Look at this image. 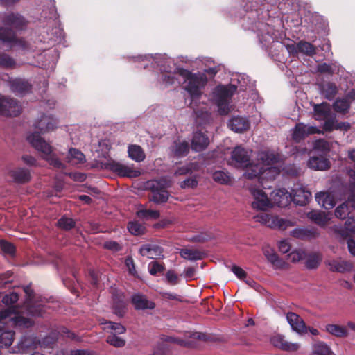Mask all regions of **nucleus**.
Instances as JSON below:
<instances>
[{
	"instance_id": "35",
	"label": "nucleus",
	"mask_w": 355,
	"mask_h": 355,
	"mask_svg": "<svg viewBox=\"0 0 355 355\" xmlns=\"http://www.w3.org/2000/svg\"><path fill=\"white\" fill-rule=\"evenodd\" d=\"M310 355H335V354L325 343L317 341L313 345V350Z\"/></svg>"
},
{
	"instance_id": "55",
	"label": "nucleus",
	"mask_w": 355,
	"mask_h": 355,
	"mask_svg": "<svg viewBox=\"0 0 355 355\" xmlns=\"http://www.w3.org/2000/svg\"><path fill=\"white\" fill-rule=\"evenodd\" d=\"M125 303L122 298H119L118 301L114 299V309L115 313L119 316H122L125 313Z\"/></svg>"
},
{
	"instance_id": "20",
	"label": "nucleus",
	"mask_w": 355,
	"mask_h": 355,
	"mask_svg": "<svg viewBox=\"0 0 355 355\" xmlns=\"http://www.w3.org/2000/svg\"><path fill=\"white\" fill-rule=\"evenodd\" d=\"M262 250L264 256L272 264L273 268L275 269H283L286 267L287 263L283 259L279 257L274 249H272L270 246L264 245Z\"/></svg>"
},
{
	"instance_id": "3",
	"label": "nucleus",
	"mask_w": 355,
	"mask_h": 355,
	"mask_svg": "<svg viewBox=\"0 0 355 355\" xmlns=\"http://www.w3.org/2000/svg\"><path fill=\"white\" fill-rule=\"evenodd\" d=\"M33 127L38 132L30 133L26 139L28 143L41 153L43 159L58 168H62L63 164L55 156L51 146L41 137L40 134H45L54 130L58 127L56 119L49 115H42L37 119Z\"/></svg>"
},
{
	"instance_id": "40",
	"label": "nucleus",
	"mask_w": 355,
	"mask_h": 355,
	"mask_svg": "<svg viewBox=\"0 0 355 355\" xmlns=\"http://www.w3.org/2000/svg\"><path fill=\"white\" fill-rule=\"evenodd\" d=\"M11 176L15 181L20 183L26 182L31 178L29 171L25 168H17L11 171Z\"/></svg>"
},
{
	"instance_id": "42",
	"label": "nucleus",
	"mask_w": 355,
	"mask_h": 355,
	"mask_svg": "<svg viewBox=\"0 0 355 355\" xmlns=\"http://www.w3.org/2000/svg\"><path fill=\"white\" fill-rule=\"evenodd\" d=\"M321 93L327 99H332L338 92L337 87L331 83L322 84L320 87Z\"/></svg>"
},
{
	"instance_id": "46",
	"label": "nucleus",
	"mask_w": 355,
	"mask_h": 355,
	"mask_svg": "<svg viewBox=\"0 0 355 355\" xmlns=\"http://www.w3.org/2000/svg\"><path fill=\"white\" fill-rule=\"evenodd\" d=\"M212 178L215 182L220 184H229L231 182V177L228 173L224 171H216L213 175Z\"/></svg>"
},
{
	"instance_id": "58",
	"label": "nucleus",
	"mask_w": 355,
	"mask_h": 355,
	"mask_svg": "<svg viewBox=\"0 0 355 355\" xmlns=\"http://www.w3.org/2000/svg\"><path fill=\"white\" fill-rule=\"evenodd\" d=\"M166 341L169 342V343H175V344H178V345H180V346H184V347L191 346V343L190 341L186 340H184V339H181V338H179L168 337L166 339Z\"/></svg>"
},
{
	"instance_id": "56",
	"label": "nucleus",
	"mask_w": 355,
	"mask_h": 355,
	"mask_svg": "<svg viewBox=\"0 0 355 355\" xmlns=\"http://www.w3.org/2000/svg\"><path fill=\"white\" fill-rule=\"evenodd\" d=\"M19 297L17 293L15 292H11L5 296H3L2 299V302L3 304H5L6 306H10L17 302L18 300Z\"/></svg>"
},
{
	"instance_id": "7",
	"label": "nucleus",
	"mask_w": 355,
	"mask_h": 355,
	"mask_svg": "<svg viewBox=\"0 0 355 355\" xmlns=\"http://www.w3.org/2000/svg\"><path fill=\"white\" fill-rule=\"evenodd\" d=\"M170 184L171 182L164 179L149 181L148 186L152 192V194L148 197L149 200L158 205L166 202L169 197L168 192L166 189Z\"/></svg>"
},
{
	"instance_id": "18",
	"label": "nucleus",
	"mask_w": 355,
	"mask_h": 355,
	"mask_svg": "<svg viewBox=\"0 0 355 355\" xmlns=\"http://www.w3.org/2000/svg\"><path fill=\"white\" fill-rule=\"evenodd\" d=\"M291 196V201L297 205L303 206L308 203L311 193L304 187L297 186L292 189Z\"/></svg>"
},
{
	"instance_id": "43",
	"label": "nucleus",
	"mask_w": 355,
	"mask_h": 355,
	"mask_svg": "<svg viewBox=\"0 0 355 355\" xmlns=\"http://www.w3.org/2000/svg\"><path fill=\"white\" fill-rule=\"evenodd\" d=\"M15 333L13 331H4L0 334V346L1 347H10L14 340Z\"/></svg>"
},
{
	"instance_id": "57",
	"label": "nucleus",
	"mask_w": 355,
	"mask_h": 355,
	"mask_svg": "<svg viewBox=\"0 0 355 355\" xmlns=\"http://www.w3.org/2000/svg\"><path fill=\"white\" fill-rule=\"evenodd\" d=\"M0 247L1 249L6 254H12L15 252V247L14 245L6 241H0Z\"/></svg>"
},
{
	"instance_id": "51",
	"label": "nucleus",
	"mask_w": 355,
	"mask_h": 355,
	"mask_svg": "<svg viewBox=\"0 0 355 355\" xmlns=\"http://www.w3.org/2000/svg\"><path fill=\"white\" fill-rule=\"evenodd\" d=\"M128 229L129 232L134 235L142 234L145 230V227L137 222L129 223Z\"/></svg>"
},
{
	"instance_id": "32",
	"label": "nucleus",
	"mask_w": 355,
	"mask_h": 355,
	"mask_svg": "<svg viewBox=\"0 0 355 355\" xmlns=\"http://www.w3.org/2000/svg\"><path fill=\"white\" fill-rule=\"evenodd\" d=\"M132 302L137 309H153L155 306L153 302L148 300L144 295L140 294L134 295Z\"/></svg>"
},
{
	"instance_id": "16",
	"label": "nucleus",
	"mask_w": 355,
	"mask_h": 355,
	"mask_svg": "<svg viewBox=\"0 0 355 355\" xmlns=\"http://www.w3.org/2000/svg\"><path fill=\"white\" fill-rule=\"evenodd\" d=\"M272 205H275L279 207H285L291 202L292 196L286 189H278L274 190L270 195Z\"/></svg>"
},
{
	"instance_id": "50",
	"label": "nucleus",
	"mask_w": 355,
	"mask_h": 355,
	"mask_svg": "<svg viewBox=\"0 0 355 355\" xmlns=\"http://www.w3.org/2000/svg\"><path fill=\"white\" fill-rule=\"evenodd\" d=\"M324 121L323 129L326 131H331L336 129L337 121L336 119V115L334 114L331 113L329 116H327V119H323Z\"/></svg>"
},
{
	"instance_id": "61",
	"label": "nucleus",
	"mask_w": 355,
	"mask_h": 355,
	"mask_svg": "<svg viewBox=\"0 0 355 355\" xmlns=\"http://www.w3.org/2000/svg\"><path fill=\"white\" fill-rule=\"evenodd\" d=\"M278 248L281 252L285 254L291 250V244L288 240L284 239L278 243Z\"/></svg>"
},
{
	"instance_id": "30",
	"label": "nucleus",
	"mask_w": 355,
	"mask_h": 355,
	"mask_svg": "<svg viewBox=\"0 0 355 355\" xmlns=\"http://www.w3.org/2000/svg\"><path fill=\"white\" fill-rule=\"evenodd\" d=\"M99 324L102 329L105 331H112V334H122L126 331V329L120 323L108 321L104 318L99 320Z\"/></svg>"
},
{
	"instance_id": "63",
	"label": "nucleus",
	"mask_w": 355,
	"mask_h": 355,
	"mask_svg": "<svg viewBox=\"0 0 355 355\" xmlns=\"http://www.w3.org/2000/svg\"><path fill=\"white\" fill-rule=\"evenodd\" d=\"M300 42L298 43H292L290 44H288L286 46L287 51L290 54H297L300 53Z\"/></svg>"
},
{
	"instance_id": "9",
	"label": "nucleus",
	"mask_w": 355,
	"mask_h": 355,
	"mask_svg": "<svg viewBox=\"0 0 355 355\" xmlns=\"http://www.w3.org/2000/svg\"><path fill=\"white\" fill-rule=\"evenodd\" d=\"M256 221L271 228L280 230H284L288 227H293L295 223L288 219L279 218L277 216L270 215L268 214H261L255 217Z\"/></svg>"
},
{
	"instance_id": "19",
	"label": "nucleus",
	"mask_w": 355,
	"mask_h": 355,
	"mask_svg": "<svg viewBox=\"0 0 355 355\" xmlns=\"http://www.w3.org/2000/svg\"><path fill=\"white\" fill-rule=\"evenodd\" d=\"M271 344L283 351L295 352L300 348V344L297 343H290L285 340L282 335L277 334L270 338Z\"/></svg>"
},
{
	"instance_id": "24",
	"label": "nucleus",
	"mask_w": 355,
	"mask_h": 355,
	"mask_svg": "<svg viewBox=\"0 0 355 355\" xmlns=\"http://www.w3.org/2000/svg\"><path fill=\"white\" fill-rule=\"evenodd\" d=\"M334 232L341 238H345L350 234H355V218H349L345 223V227L334 225L332 228Z\"/></svg>"
},
{
	"instance_id": "60",
	"label": "nucleus",
	"mask_w": 355,
	"mask_h": 355,
	"mask_svg": "<svg viewBox=\"0 0 355 355\" xmlns=\"http://www.w3.org/2000/svg\"><path fill=\"white\" fill-rule=\"evenodd\" d=\"M197 180L194 178H188L180 183V187L183 189L193 188L197 186Z\"/></svg>"
},
{
	"instance_id": "26",
	"label": "nucleus",
	"mask_w": 355,
	"mask_h": 355,
	"mask_svg": "<svg viewBox=\"0 0 355 355\" xmlns=\"http://www.w3.org/2000/svg\"><path fill=\"white\" fill-rule=\"evenodd\" d=\"M139 252L141 255L148 259H157L162 256L163 250L157 245L147 243L140 248Z\"/></svg>"
},
{
	"instance_id": "22",
	"label": "nucleus",
	"mask_w": 355,
	"mask_h": 355,
	"mask_svg": "<svg viewBox=\"0 0 355 355\" xmlns=\"http://www.w3.org/2000/svg\"><path fill=\"white\" fill-rule=\"evenodd\" d=\"M307 218L320 227H325L331 220L330 214L320 210H311L306 214Z\"/></svg>"
},
{
	"instance_id": "41",
	"label": "nucleus",
	"mask_w": 355,
	"mask_h": 355,
	"mask_svg": "<svg viewBox=\"0 0 355 355\" xmlns=\"http://www.w3.org/2000/svg\"><path fill=\"white\" fill-rule=\"evenodd\" d=\"M180 253L182 258L190 261L200 260L203 257V253L197 250L182 249Z\"/></svg>"
},
{
	"instance_id": "14",
	"label": "nucleus",
	"mask_w": 355,
	"mask_h": 355,
	"mask_svg": "<svg viewBox=\"0 0 355 355\" xmlns=\"http://www.w3.org/2000/svg\"><path fill=\"white\" fill-rule=\"evenodd\" d=\"M322 131L317 127L313 125H308L304 123H297L293 129L292 137L296 141H300L305 137L313 135L320 134Z\"/></svg>"
},
{
	"instance_id": "15",
	"label": "nucleus",
	"mask_w": 355,
	"mask_h": 355,
	"mask_svg": "<svg viewBox=\"0 0 355 355\" xmlns=\"http://www.w3.org/2000/svg\"><path fill=\"white\" fill-rule=\"evenodd\" d=\"M250 121L245 116H234L227 122L228 128L236 133H243L250 128Z\"/></svg>"
},
{
	"instance_id": "62",
	"label": "nucleus",
	"mask_w": 355,
	"mask_h": 355,
	"mask_svg": "<svg viewBox=\"0 0 355 355\" xmlns=\"http://www.w3.org/2000/svg\"><path fill=\"white\" fill-rule=\"evenodd\" d=\"M105 248L110 249L113 251H119L121 250L120 245L116 241H107L104 244Z\"/></svg>"
},
{
	"instance_id": "64",
	"label": "nucleus",
	"mask_w": 355,
	"mask_h": 355,
	"mask_svg": "<svg viewBox=\"0 0 355 355\" xmlns=\"http://www.w3.org/2000/svg\"><path fill=\"white\" fill-rule=\"evenodd\" d=\"M69 177L75 181L83 182L86 176L82 173H71L69 174Z\"/></svg>"
},
{
	"instance_id": "39",
	"label": "nucleus",
	"mask_w": 355,
	"mask_h": 355,
	"mask_svg": "<svg viewBox=\"0 0 355 355\" xmlns=\"http://www.w3.org/2000/svg\"><path fill=\"white\" fill-rule=\"evenodd\" d=\"M306 266L309 269H315L318 267L322 261V254L319 252H313L306 255Z\"/></svg>"
},
{
	"instance_id": "5",
	"label": "nucleus",
	"mask_w": 355,
	"mask_h": 355,
	"mask_svg": "<svg viewBox=\"0 0 355 355\" xmlns=\"http://www.w3.org/2000/svg\"><path fill=\"white\" fill-rule=\"evenodd\" d=\"M236 78L233 79V81ZM236 81L239 85L232 83L227 85H218L214 92V101L218 109V112L221 115H226L230 111V99L237 87L239 90H246L250 84V80L248 76L240 74L236 76Z\"/></svg>"
},
{
	"instance_id": "48",
	"label": "nucleus",
	"mask_w": 355,
	"mask_h": 355,
	"mask_svg": "<svg viewBox=\"0 0 355 355\" xmlns=\"http://www.w3.org/2000/svg\"><path fill=\"white\" fill-rule=\"evenodd\" d=\"M0 66L6 69L13 68L16 66V62L8 54L1 53Z\"/></svg>"
},
{
	"instance_id": "45",
	"label": "nucleus",
	"mask_w": 355,
	"mask_h": 355,
	"mask_svg": "<svg viewBox=\"0 0 355 355\" xmlns=\"http://www.w3.org/2000/svg\"><path fill=\"white\" fill-rule=\"evenodd\" d=\"M137 215L139 218L143 219H157L159 217V212L156 210L142 208L137 211Z\"/></svg>"
},
{
	"instance_id": "2",
	"label": "nucleus",
	"mask_w": 355,
	"mask_h": 355,
	"mask_svg": "<svg viewBox=\"0 0 355 355\" xmlns=\"http://www.w3.org/2000/svg\"><path fill=\"white\" fill-rule=\"evenodd\" d=\"M139 59L144 58L149 61L153 60L160 65V69L162 71L163 74L162 76V82L165 86L179 85L180 80L178 76L182 78L183 88L186 90L191 98V101H194L198 99L202 94V89L205 86L207 82V76L203 73H193L190 71L182 69L172 67L171 64L173 61L171 58H166V55H152L139 56Z\"/></svg>"
},
{
	"instance_id": "34",
	"label": "nucleus",
	"mask_w": 355,
	"mask_h": 355,
	"mask_svg": "<svg viewBox=\"0 0 355 355\" xmlns=\"http://www.w3.org/2000/svg\"><path fill=\"white\" fill-rule=\"evenodd\" d=\"M338 145V143L335 141L333 143H329L324 139L316 140L313 145V150L315 153H321L320 155H327L328 152L333 148V145Z\"/></svg>"
},
{
	"instance_id": "38",
	"label": "nucleus",
	"mask_w": 355,
	"mask_h": 355,
	"mask_svg": "<svg viewBox=\"0 0 355 355\" xmlns=\"http://www.w3.org/2000/svg\"><path fill=\"white\" fill-rule=\"evenodd\" d=\"M171 149L173 155L175 157H179L185 156L188 153L189 150V146L187 141H178L174 142V144L172 146Z\"/></svg>"
},
{
	"instance_id": "28",
	"label": "nucleus",
	"mask_w": 355,
	"mask_h": 355,
	"mask_svg": "<svg viewBox=\"0 0 355 355\" xmlns=\"http://www.w3.org/2000/svg\"><path fill=\"white\" fill-rule=\"evenodd\" d=\"M319 233L315 228H295L290 232V235L293 237L306 239L315 238L318 236Z\"/></svg>"
},
{
	"instance_id": "12",
	"label": "nucleus",
	"mask_w": 355,
	"mask_h": 355,
	"mask_svg": "<svg viewBox=\"0 0 355 355\" xmlns=\"http://www.w3.org/2000/svg\"><path fill=\"white\" fill-rule=\"evenodd\" d=\"M8 319L15 326L28 328L33 324L32 320L23 317L15 309H6L0 311V322Z\"/></svg>"
},
{
	"instance_id": "53",
	"label": "nucleus",
	"mask_w": 355,
	"mask_h": 355,
	"mask_svg": "<svg viewBox=\"0 0 355 355\" xmlns=\"http://www.w3.org/2000/svg\"><path fill=\"white\" fill-rule=\"evenodd\" d=\"M148 268L150 274L152 275H155L164 270V266L156 261H151Z\"/></svg>"
},
{
	"instance_id": "54",
	"label": "nucleus",
	"mask_w": 355,
	"mask_h": 355,
	"mask_svg": "<svg viewBox=\"0 0 355 355\" xmlns=\"http://www.w3.org/2000/svg\"><path fill=\"white\" fill-rule=\"evenodd\" d=\"M58 225L60 228L68 230L74 227L75 222L71 218L62 217L58 221Z\"/></svg>"
},
{
	"instance_id": "6",
	"label": "nucleus",
	"mask_w": 355,
	"mask_h": 355,
	"mask_svg": "<svg viewBox=\"0 0 355 355\" xmlns=\"http://www.w3.org/2000/svg\"><path fill=\"white\" fill-rule=\"evenodd\" d=\"M347 173L353 179L348 186L347 201L339 205L335 210V216L341 219L345 218L355 209V171L348 169Z\"/></svg>"
},
{
	"instance_id": "25",
	"label": "nucleus",
	"mask_w": 355,
	"mask_h": 355,
	"mask_svg": "<svg viewBox=\"0 0 355 355\" xmlns=\"http://www.w3.org/2000/svg\"><path fill=\"white\" fill-rule=\"evenodd\" d=\"M209 144L207 136L201 132H196L191 140V148L194 151L200 152L205 150Z\"/></svg>"
},
{
	"instance_id": "29",
	"label": "nucleus",
	"mask_w": 355,
	"mask_h": 355,
	"mask_svg": "<svg viewBox=\"0 0 355 355\" xmlns=\"http://www.w3.org/2000/svg\"><path fill=\"white\" fill-rule=\"evenodd\" d=\"M10 89L17 95H24L31 90V85L24 80L16 78L10 81Z\"/></svg>"
},
{
	"instance_id": "47",
	"label": "nucleus",
	"mask_w": 355,
	"mask_h": 355,
	"mask_svg": "<svg viewBox=\"0 0 355 355\" xmlns=\"http://www.w3.org/2000/svg\"><path fill=\"white\" fill-rule=\"evenodd\" d=\"M350 103L348 99H337L334 104V107L336 111L340 112H347L349 108Z\"/></svg>"
},
{
	"instance_id": "8",
	"label": "nucleus",
	"mask_w": 355,
	"mask_h": 355,
	"mask_svg": "<svg viewBox=\"0 0 355 355\" xmlns=\"http://www.w3.org/2000/svg\"><path fill=\"white\" fill-rule=\"evenodd\" d=\"M24 292L26 295L24 306L27 313L33 316L42 315L46 308V300L35 295L29 286L24 288Z\"/></svg>"
},
{
	"instance_id": "36",
	"label": "nucleus",
	"mask_w": 355,
	"mask_h": 355,
	"mask_svg": "<svg viewBox=\"0 0 355 355\" xmlns=\"http://www.w3.org/2000/svg\"><path fill=\"white\" fill-rule=\"evenodd\" d=\"M128 153L129 157L137 162L143 161L146 157L143 149L138 145L129 146Z\"/></svg>"
},
{
	"instance_id": "17",
	"label": "nucleus",
	"mask_w": 355,
	"mask_h": 355,
	"mask_svg": "<svg viewBox=\"0 0 355 355\" xmlns=\"http://www.w3.org/2000/svg\"><path fill=\"white\" fill-rule=\"evenodd\" d=\"M286 318L293 331L300 335H303L307 332L308 327L303 319L300 318L299 315L293 312H288L287 313Z\"/></svg>"
},
{
	"instance_id": "13",
	"label": "nucleus",
	"mask_w": 355,
	"mask_h": 355,
	"mask_svg": "<svg viewBox=\"0 0 355 355\" xmlns=\"http://www.w3.org/2000/svg\"><path fill=\"white\" fill-rule=\"evenodd\" d=\"M21 112V107L17 102L0 95V114L16 116Z\"/></svg>"
},
{
	"instance_id": "31",
	"label": "nucleus",
	"mask_w": 355,
	"mask_h": 355,
	"mask_svg": "<svg viewBox=\"0 0 355 355\" xmlns=\"http://www.w3.org/2000/svg\"><path fill=\"white\" fill-rule=\"evenodd\" d=\"M331 113L330 106L327 103L313 105V117L317 121H322Z\"/></svg>"
},
{
	"instance_id": "11",
	"label": "nucleus",
	"mask_w": 355,
	"mask_h": 355,
	"mask_svg": "<svg viewBox=\"0 0 355 355\" xmlns=\"http://www.w3.org/2000/svg\"><path fill=\"white\" fill-rule=\"evenodd\" d=\"M105 168L109 169L121 177L136 178L141 173L138 168L133 165L124 164L114 160H109L105 164Z\"/></svg>"
},
{
	"instance_id": "1",
	"label": "nucleus",
	"mask_w": 355,
	"mask_h": 355,
	"mask_svg": "<svg viewBox=\"0 0 355 355\" xmlns=\"http://www.w3.org/2000/svg\"><path fill=\"white\" fill-rule=\"evenodd\" d=\"M248 150L238 146L231 153L228 164L236 168H243V177L248 180H257L263 188L266 182L274 180L280 173L279 156L270 150L259 152L257 161L250 162Z\"/></svg>"
},
{
	"instance_id": "4",
	"label": "nucleus",
	"mask_w": 355,
	"mask_h": 355,
	"mask_svg": "<svg viewBox=\"0 0 355 355\" xmlns=\"http://www.w3.org/2000/svg\"><path fill=\"white\" fill-rule=\"evenodd\" d=\"M3 26L0 28V42L8 48L28 49V44L21 38H17L12 31L7 27L22 29L26 25L25 19L18 13L6 14L2 17Z\"/></svg>"
},
{
	"instance_id": "10",
	"label": "nucleus",
	"mask_w": 355,
	"mask_h": 355,
	"mask_svg": "<svg viewBox=\"0 0 355 355\" xmlns=\"http://www.w3.org/2000/svg\"><path fill=\"white\" fill-rule=\"evenodd\" d=\"M248 187L252 197L251 205L254 209L266 211L272 207L271 198H268L259 187L250 185Z\"/></svg>"
},
{
	"instance_id": "21",
	"label": "nucleus",
	"mask_w": 355,
	"mask_h": 355,
	"mask_svg": "<svg viewBox=\"0 0 355 355\" xmlns=\"http://www.w3.org/2000/svg\"><path fill=\"white\" fill-rule=\"evenodd\" d=\"M307 166L315 171H325L330 168V162L323 155H313L309 158Z\"/></svg>"
},
{
	"instance_id": "23",
	"label": "nucleus",
	"mask_w": 355,
	"mask_h": 355,
	"mask_svg": "<svg viewBox=\"0 0 355 355\" xmlns=\"http://www.w3.org/2000/svg\"><path fill=\"white\" fill-rule=\"evenodd\" d=\"M326 263L332 272L344 273L351 271L353 268V265L351 262L342 259L328 260L326 261Z\"/></svg>"
},
{
	"instance_id": "59",
	"label": "nucleus",
	"mask_w": 355,
	"mask_h": 355,
	"mask_svg": "<svg viewBox=\"0 0 355 355\" xmlns=\"http://www.w3.org/2000/svg\"><path fill=\"white\" fill-rule=\"evenodd\" d=\"M231 271L236 276L237 278L244 280L247 277V273L241 268L237 266H233L231 268Z\"/></svg>"
},
{
	"instance_id": "33",
	"label": "nucleus",
	"mask_w": 355,
	"mask_h": 355,
	"mask_svg": "<svg viewBox=\"0 0 355 355\" xmlns=\"http://www.w3.org/2000/svg\"><path fill=\"white\" fill-rule=\"evenodd\" d=\"M325 331L329 334L338 337L345 338L348 336V330L345 326L336 324H328L325 326Z\"/></svg>"
},
{
	"instance_id": "52",
	"label": "nucleus",
	"mask_w": 355,
	"mask_h": 355,
	"mask_svg": "<svg viewBox=\"0 0 355 355\" xmlns=\"http://www.w3.org/2000/svg\"><path fill=\"white\" fill-rule=\"evenodd\" d=\"M288 259L293 262L296 263L300 261V260L304 259L306 257V253L302 250H295L292 251L288 255Z\"/></svg>"
},
{
	"instance_id": "37",
	"label": "nucleus",
	"mask_w": 355,
	"mask_h": 355,
	"mask_svg": "<svg viewBox=\"0 0 355 355\" xmlns=\"http://www.w3.org/2000/svg\"><path fill=\"white\" fill-rule=\"evenodd\" d=\"M67 161L73 165L81 164L85 162L84 154L78 149L70 148L67 155Z\"/></svg>"
},
{
	"instance_id": "27",
	"label": "nucleus",
	"mask_w": 355,
	"mask_h": 355,
	"mask_svg": "<svg viewBox=\"0 0 355 355\" xmlns=\"http://www.w3.org/2000/svg\"><path fill=\"white\" fill-rule=\"evenodd\" d=\"M315 200L321 207L326 209H331L336 205L334 196L327 191H320L316 193Z\"/></svg>"
},
{
	"instance_id": "44",
	"label": "nucleus",
	"mask_w": 355,
	"mask_h": 355,
	"mask_svg": "<svg viewBox=\"0 0 355 355\" xmlns=\"http://www.w3.org/2000/svg\"><path fill=\"white\" fill-rule=\"evenodd\" d=\"M106 342L110 345L118 348L124 347L126 343V340L123 338L115 334L109 335L107 337Z\"/></svg>"
},
{
	"instance_id": "49",
	"label": "nucleus",
	"mask_w": 355,
	"mask_h": 355,
	"mask_svg": "<svg viewBox=\"0 0 355 355\" xmlns=\"http://www.w3.org/2000/svg\"><path fill=\"white\" fill-rule=\"evenodd\" d=\"M300 53L307 55H313L315 53V48L311 43L300 41Z\"/></svg>"
}]
</instances>
